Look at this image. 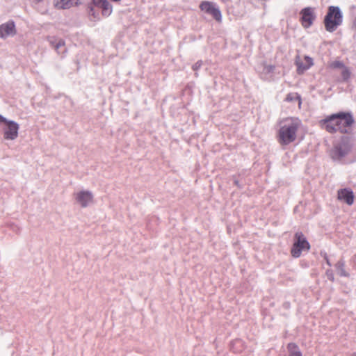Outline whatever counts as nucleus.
<instances>
[{"label":"nucleus","instance_id":"nucleus-17","mask_svg":"<svg viewBox=\"0 0 356 356\" xmlns=\"http://www.w3.org/2000/svg\"><path fill=\"white\" fill-rule=\"evenodd\" d=\"M341 76L343 77V79L344 80H347L350 78V72L349 70V69L344 66L343 68H342V71H341Z\"/></svg>","mask_w":356,"mask_h":356},{"label":"nucleus","instance_id":"nucleus-19","mask_svg":"<svg viewBox=\"0 0 356 356\" xmlns=\"http://www.w3.org/2000/svg\"><path fill=\"white\" fill-rule=\"evenodd\" d=\"M65 44V42L63 40H58L56 44L54 45V47L55 48V49L56 50H58V49L61 47H63Z\"/></svg>","mask_w":356,"mask_h":356},{"label":"nucleus","instance_id":"nucleus-22","mask_svg":"<svg viewBox=\"0 0 356 356\" xmlns=\"http://www.w3.org/2000/svg\"><path fill=\"white\" fill-rule=\"evenodd\" d=\"M9 120H6L4 117H3L1 115H0V122H3L4 124H6V122H8Z\"/></svg>","mask_w":356,"mask_h":356},{"label":"nucleus","instance_id":"nucleus-6","mask_svg":"<svg viewBox=\"0 0 356 356\" xmlns=\"http://www.w3.org/2000/svg\"><path fill=\"white\" fill-rule=\"evenodd\" d=\"M19 124L9 120L5 124L3 128V137L6 140H13L18 137Z\"/></svg>","mask_w":356,"mask_h":356},{"label":"nucleus","instance_id":"nucleus-11","mask_svg":"<svg viewBox=\"0 0 356 356\" xmlns=\"http://www.w3.org/2000/svg\"><path fill=\"white\" fill-rule=\"evenodd\" d=\"M297 65V72L298 74H302L305 71L308 70L313 65V60L309 56H304L303 58L298 57L296 60Z\"/></svg>","mask_w":356,"mask_h":356},{"label":"nucleus","instance_id":"nucleus-3","mask_svg":"<svg viewBox=\"0 0 356 356\" xmlns=\"http://www.w3.org/2000/svg\"><path fill=\"white\" fill-rule=\"evenodd\" d=\"M343 14L338 6H330L324 17L325 29L328 32L335 31L342 24Z\"/></svg>","mask_w":356,"mask_h":356},{"label":"nucleus","instance_id":"nucleus-10","mask_svg":"<svg viewBox=\"0 0 356 356\" xmlns=\"http://www.w3.org/2000/svg\"><path fill=\"white\" fill-rule=\"evenodd\" d=\"M92 3L102 10L104 17H108L113 12V6L108 0H92Z\"/></svg>","mask_w":356,"mask_h":356},{"label":"nucleus","instance_id":"nucleus-7","mask_svg":"<svg viewBox=\"0 0 356 356\" xmlns=\"http://www.w3.org/2000/svg\"><path fill=\"white\" fill-rule=\"evenodd\" d=\"M300 22L303 27H310L316 19L314 8L307 7L300 11Z\"/></svg>","mask_w":356,"mask_h":356},{"label":"nucleus","instance_id":"nucleus-12","mask_svg":"<svg viewBox=\"0 0 356 356\" xmlns=\"http://www.w3.org/2000/svg\"><path fill=\"white\" fill-rule=\"evenodd\" d=\"M76 201L81 204L83 207H87L90 202H92V194L89 191H81L75 195Z\"/></svg>","mask_w":356,"mask_h":356},{"label":"nucleus","instance_id":"nucleus-5","mask_svg":"<svg viewBox=\"0 0 356 356\" xmlns=\"http://www.w3.org/2000/svg\"><path fill=\"white\" fill-rule=\"evenodd\" d=\"M200 8L202 11L211 15L216 21H221V13L213 2L204 1L200 3Z\"/></svg>","mask_w":356,"mask_h":356},{"label":"nucleus","instance_id":"nucleus-21","mask_svg":"<svg viewBox=\"0 0 356 356\" xmlns=\"http://www.w3.org/2000/svg\"><path fill=\"white\" fill-rule=\"evenodd\" d=\"M89 14L90 15H92L94 18H97V14H96L95 10H94V8L92 6H90V11H89Z\"/></svg>","mask_w":356,"mask_h":356},{"label":"nucleus","instance_id":"nucleus-15","mask_svg":"<svg viewBox=\"0 0 356 356\" xmlns=\"http://www.w3.org/2000/svg\"><path fill=\"white\" fill-rule=\"evenodd\" d=\"M72 4L70 0H56L55 6L60 9L70 8Z\"/></svg>","mask_w":356,"mask_h":356},{"label":"nucleus","instance_id":"nucleus-4","mask_svg":"<svg viewBox=\"0 0 356 356\" xmlns=\"http://www.w3.org/2000/svg\"><path fill=\"white\" fill-rule=\"evenodd\" d=\"M310 249V245L304 236L302 232L295 234V241L291 250V255L295 257H299L302 251H308Z\"/></svg>","mask_w":356,"mask_h":356},{"label":"nucleus","instance_id":"nucleus-8","mask_svg":"<svg viewBox=\"0 0 356 356\" xmlns=\"http://www.w3.org/2000/svg\"><path fill=\"white\" fill-rule=\"evenodd\" d=\"M351 145L348 139L343 140L341 143L334 146L332 150V157L340 159L346 156L350 150Z\"/></svg>","mask_w":356,"mask_h":356},{"label":"nucleus","instance_id":"nucleus-9","mask_svg":"<svg viewBox=\"0 0 356 356\" xmlns=\"http://www.w3.org/2000/svg\"><path fill=\"white\" fill-rule=\"evenodd\" d=\"M337 200L350 206L354 203V193L351 189L348 188L339 189L337 191Z\"/></svg>","mask_w":356,"mask_h":356},{"label":"nucleus","instance_id":"nucleus-25","mask_svg":"<svg viewBox=\"0 0 356 356\" xmlns=\"http://www.w3.org/2000/svg\"><path fill=\"white\" fill-rule=\"evenodd\" d=\"M196 68H197V66L193 67V70H195Z\"/></svg>","mask_w":356,"mask_h":356},{"label":"nucleus","instance_id":"nucleus-24","mask_svg":"<svg viewBox=\"0 0 356 356\" xmlns=\"http://www.w3.org/2000/svg\"><path fill=\"white\" fill-rule=\"evenodd\" d=\"M196 68H197V66L193 67V70H195Z\"/></svg>","mask_w":356,"mask_h":356},{"label":"nucleus","instance_id":"nucleus-23","mask_svg":"<svg viewBox=\"0 0 356 356\" xmlns=\"http://www.w3.org/2000/svg\"><path fill=\"white\" fill-rule=\"evenodd\" d=\"M350 356H356V353H352Z\"/></svg>","mask_w":356,"mask_h":356},{"label":"nucleus","instance_id":"nucleus-20","mask_svg":"<svg viewBox=\"0 0 356 356\" xmlns=\"http://www.w3.org/2000/svg\"><path fill=\"white\" fill-rule=\"evenodd\" d=\"M89 14L90 15H92L94 18H97V14H96L95 10H94V8L92 6H90V11H89Z\"/></svg>","mask_w":356,"mask_h":356},{"label":"nucleus","instance_id":"nucleus-14","mask_svg":"<svg viewBox=\"0 0 356 356\" xmlns=\"http://www.w3.org/2000/svg\"><path fill=\"white\" fill-rule=\"evenodd\" d=\"M287 350L289 356H296L298 354H302L297 344L294 343H289L287 345Z\"/></svg>","mask_w":356,"mask_h":356},{"label":"nucleus","instance_id":"nucleus-1","mask_svg":"<svg viewBox=\"0 0 356 356\" xmlns=\"http://www.w3.org/2000/svg\"><path fill=\"white\" fill-rule=\"evenodd\" d=\"M353 123L352 115L343 112L332 114L319 122L321 128L331 134L337 131L348 134L350 131Z\"/></svg>","mask_w":356,"mask_h":356},{"label":"nucleus","instance_id":"nucleus-16","mask_svg":"<svg viewBox=\"0 0 356 356\" xmlns=\"http://www.w3.org/2000/svg\"><path fill=\"white\" fill-rule=\"evenodd\" d=\"M296 99L299 101V104H300V97L296 93H290L286 97V101L287 102H292Z\"/></svg>","mask_w":356,"mask_h":356},{"label":"nucleus","instance_id":"nucleus-2","mask_svg":"<svg viewBox=\"0 0 356 356\" xmlns=\"http://www.w3.org/2000/svg\"><path fill=\"white\" fill-rule=\"evenodd\" d=\"M301 120L296 118H287L280 122L277 140L280 145H288L294 143L301 127Z\"/></svg>","mask_w":356,"mask_h":356},{"label":"nucleus","instance_id":"nucleus-13","mask_svg":"<svg viewBox=\"0 0 356 356\" xmlns=\"http://www.w3.org/2000/svg\"><path fill=\"white\" fill-rule=\"evenodd\" d=\"M16 33L15 26L13 22L0 25V38H6L9 35H14Z\"/></svg>","mask_w":356,"mask_h":356},{"label":"nucleus","instance_id":"nucleus-18","mask_svg":"<svg viewBox=\"0 0 356 356\" xmlns=\"http://www.w3.org/2000/svg\"><path fill=\"white\" fill-rule=\"evenodd\" d=\"M332 67L334 68H343L344 65L340 61H335L332 64Z\"/></svg>","mask_w":356,"mask_h":356}]
</instances>
